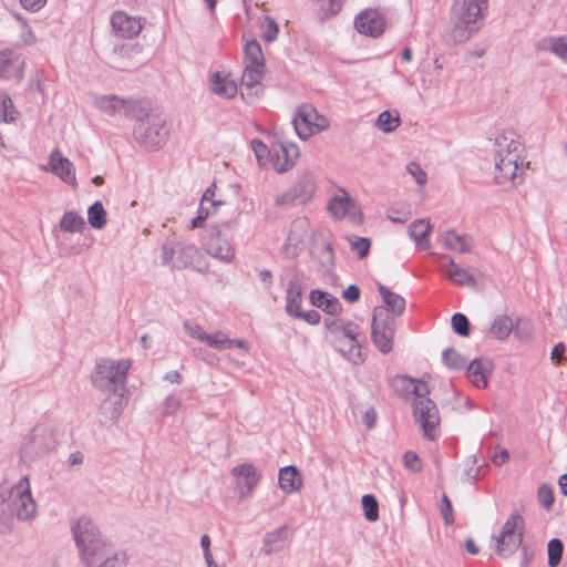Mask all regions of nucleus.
<instances>
[{"label":"nucleus","instance_id":"423d86ee","mask_svg":"<svg viewBox=\"0 0 567 567\" xmlns=\"http://www.w3.org/2000/svg\"><path fill=\"white\" fill-rule=\"evenodd\" d=\"M130 367L128 360L101 359L96 362L95 372L92 377L93 385L109 393L123 390Z\"/></svg>","mask_w":567,"mask_h":567},{"label":"nucleus","instance_id":"f8f14e48","mask_svg":"<svg viewBox=\"0 0 567 567\" xmlns=\"http://www.w3.org/2000/svg\"><path fill=\"white\" fill-rule=\"evenodd\" d=\"M394 333V319L383 307H375L371 324V338L381 353L386 354L392 351Z\"/></svg>","mask_w":567,"mask_h":567},{"label":"nucleus","instance_id":"bb28decb","mask_svg":"<svg viewBox=\"0 0 567 567\" xmlns=\"http://www.w3.org/2000/svg\"><path fill=\"white\" fill-rule=\"evenodd\" d=\"M493 371V363L488 359H474L466 369L468 381L478 389H485L488 384V377Z\"/></svg>","mask_w":567,"mask_h":567},{"label":"nucleus","instance_id":"f03ea898","mask_svg":"<svg viewBox=\"0 0 567 567\" xmlns=\"http://www.w3.org/2000/svg\"><path fill=\"white\" fill-rule=\"evenodd\" d=\"M72 533L87 567H125L126 554L109 544L90 517H80L72 525Z\"/></svg>","mask_w":567,"mask_h":567},{"label":"nucleus","instance_id":"c85d7f7f","mask_svg":"<svg viewBox=\"0 0 567 567\" xmlns=\"http://www.w3.org/2000/svg\"><path fill=\"white\" fill-rule=\"evenodd\" d=\"M278 481L280 488L288 494L299 491L302 485L301 475L293 465L282 467L279 471Z\"/></svg>","mask_w":567,"mask_h":567},{"label":"nucleus","instance_id":"09e8293b","mask_svg":"<svg viewBox=\"0 0 567 567\" xmlns=\"http://www.w3.org/2000/svg\"><path fill=\"white\" fill-rule=\"evenodd\" d=\"M96 106L102 112L112 115L124 106V102L115 95L102 96L96 100Z\"/></svg>","mask_w":567,"mask_h":567},{"label":"nucleus","instance_id":"49530a36","mask_svg":"<svg viewBox=\"0 0 567 567\" xmlns=\"http://www.w3.org/2000/svg\"><path fill=\"white\" fill-rule=\"evenodd\" d=\"M18 111L16 110L11 97L0 92V122L12 123L17 120Z\"/></svg>","mask_w":567,"mask_h":567},{"label":"nucleus","instance_id":"13d9d810","mask_svg":"<svg viewBox=\"0 0 567 567\" xmlns=\"http://www.w3.org/2000/svg\"><path fill=\"white\" fill-rule=\"evenodd\" d=\"M209 347L217 349V350H224L227 348H231L234 344V341L231 339H228L224 333L218 332L214 336L208 334V339H205V341Z\"/></svg>","mask_w":567,"mask_h":567},{"label":"nucleus","instance_id":"c9c22d12","mask_svg":"<svg viewBox=\"0 0 567 567\" xmlns=\"http://www.w3.org/2000/svg\"><path fill=\"white\" fill-rule=\"evenodd\" d=\"M271 165L278 173H285L293 165V161L289 155V150L282 143L274 145Z\"/></svg>","mask_w":567,"mask_h":567},{"label":"nucleus","instance_id":"473e14b6","mask_svg":"<svg viewBox=\"0 0 567 567\" xmlns=\"http://www.w3.org/2000/svg\"><path fill=\"white\" fill-rule=\"evenodd\" d=\"M22 68L23 61L19 58L11 59L7 53H0V78L20 80Z\"/></svg>","mask_w":567,"mask_h":567},{"label":"nucleus","instance_id":"774afa93","mask_svg":"<svg viewBox=\"0 0 567 567\" xmlns=\"http://www.w3.org/2000/svg\"><path fill=\"white\" fill-rule=\"evenodd\" d=\"M182 399L175 394H172L166 398L164 402V413L165 414H174L181 406Z\"/></svg>","mask_w":567,"mask_h":567},{"label":"nucleus","instance_id":"aec40b11","mask_svg":"<svg viewBox=\"0 0 567 567\" xmlns=\"http://www.w3.org/2000/svg\"><path fill=\"white\" fill-rule=\"evenodd\" d=\"M329 210L336 218H348L353 225H360L363 221L362 213L357 203L344 192L341 196L331 198Z\"/></svg>","mask_w":567,"mask_h":567},{"label":"nucleus","instance_id":"864d4df0","mask_svg":"<svg viewBox=\"0 0 567 567\" xmlns=\"http://www.w3.org/2000/svg\"><path fill=\"white\" fill-rule=\"evenodd\" d=\"M261 30H262V39L266 42H272L278 35L279 25L275 19H272L271 17L265 16L264 22L261 24Z\"/></svg>","mask_w":567,"mask_h":567},{"label":"nucleus","instance_id":"0e129e2a","mask_svg":"<svg viewBox=\"0 0 567 567\" xmlns=\"http://www.w3.org/2000/svg\"><path fill=\"white\" fill-rule=\"evenodd\" d=\"M403 462L405 467L411 472H419L422 468L421 460L416 453L408 451L404 453Z\"/></svg>","mask_w":567,"mask_h":567},{"label":"nucleus","instance_id":"052dcab7","mask_svg":"<svg viewBox=\"0 0 567 567\" xmlns=\"http://www.w3.org/2000/svg\"><path fill=\"white\" fill-rule=\"evenodd\" d=\"M216 208H213L209 206H206V202L200 200L199 207H198V214L195 218L192 219V227L193 228H200L204 225V221L208 218L209 215H212L215 212Z\"/></svg>","mask_w":567,"mask_h":567},{"label":"nucleus","instance_id":"393cba45","mask_svg":"<svg viewBox=\"0 0 567 567\" xmlns=\"http://www.w3.org/2000/svg\"><path fill=\"white\" fill-rule=\"evenodd\" d=\"M265 68L245 66L241 75V96L248 102L256 99L261 92L260 81L264 78Z\"/></svg>","mask_w":567,"mask_h":567},{"label":"nucleus","instance_id":"0eeeda50","mask_svg":"<svg viewBox=\"0 0 567 567\" xmlns=\"http://www.w3.org/2000/svg\"><path fill=\"white\" fill-rule=\"evenodd\" d=\"M324 327L328 332L333 336V342H342L348 340L350 348L344 350L338 347V351L342 353L348 361L353 364L363 362V357L360 349V330L354 322L342 318H328L324 320Z\"/></svg>","mask_w":567,"mask_h":567},{"label":"nucleus","instance_id":"9b49d317","mask_svg":"<svg viewBox=\"0 0 567 567\" xmlns=\"http://www.w3.org/2000/svg\"><path fill=\"white\" fill-rule=\"evenodd\" d=\"M524 519L520 514L513 513L504 523L501 534L494 536L496 553L502 557L514 554L523 542Z\"/></svg>","mask_w":567,"mask_h":567},{"label":"nucleus","instance_id":"4c0bfd02","mask_svg":"<svg viewBox=\"0 0 567 567\" xmlns=\"http://www.w3.org/2000/svg\"><path fill=\"white\" fill-rule=\"evenodd\" d=\"M485 464L480 465L474 454L468 455L462 462V475L461 480L466 483H474L482 477V468Z\"/></svg>","mask_w":567,"mask_h":567},{"label":"nucleus","instance_id":"69168bd1","mask_svg":"<svg viewBox=\"0 0 567 567\" xmlns=\"http://www.w3.org/2000/svg\"><path fill=\"white\" fill-rule=\"evenodd\" d=\"M184 329L189 337L199 341L204 342L205 339H208V334L198 324L186 321L184 323Z\"/></svg>","mask_w":567,"mask_h":567},{"label":"nucleus","instance_id":"680f3d73","mask_svg":"<svg viewBox=\"0 0 567 567\" xmlns=\"http://www.w3.org/2000/svg\"><path fill=\"white\" fill-rule=\"evenodd\" d=\"M107 405H109V403L105 401V402H103V404L100 408V414L104 416V420L103 419L100 420L101 423H103V424L114 422L121 414L120 408L113 406L109 411Z\"/></svg>","mask_w":567,"mask_h":567},{"label":"nucleus","instance_id":"37998d69","mask_svg":"<svg viewBox=\"0 0 567 567\" xmlns=\"http://www.w3.org/2000/svg\"><path fill=\"white\" fill-rule=\"evenodd\" d=\"M444 245L458 252L471 251V244L467 236L458 235L454 230H449L444 235Z\"/></svg>","mask_w":567,"mask_h":567},{"label":"nucleus","instance_id":"79ce46f5","mask_svg":"<svg viewBox=\"0 0 567 567\" xmlns=\"http://www.w3.org/2000/svg\"><path fill=\"white\" fill-rule=\"evenodd\" d=\"M246 66L265 68V58L257 40H250L245 45Z\"/></svg>","mask_w":567,"mask_h":567},{"label":"nucleus","instance_id":"bf43d9fd","mask_svg":"<svg viewBox=\"0 0 567 567\" xmlns=\"http://www.w3.org/2000/svg\"><path fill=\"white\" fill-rule=\"evenodd\" d=\"M537 501L545 509H550L555 501L553 488L546 484L542 485L537 492Z\"/></svg>","mask_w":567,"mask_h":567},{"label":"nucleus","instance_id":"6e6552de","mask_svg":"<svg viewBox=\"0 0 567 567\" xmlns=\"http://www.w3.org/2000/svg\"><path fill=\"white\" fill-rule=\"evenodd\" d=\"M162 264L177 269L192 267L200 272L206 270L204 257L197 247L184 241H165L162 246Z\"/></svg>","mask_w":567,"mask_h":567},{"label":"nucleus","instance_id":"8fccbe9b","mask_svg":"<svg viewBox=\"0 0 567 567\" xmlns=\"http://www.w3.org/2000/svg\"><path fill=\"white\" fill-rule=\"evenodd\" d=\"M363 514L367 520L377 522L379 519V504L372 494H365L361 499Z\"/></svg>","mask_w":567,"mask_h":567},{"label":"nucleus","instance_id":"dca6fc26","mask_svg":"<svg viewBox=\"0 0 567 567\" xmlns=\"http://www.w3.org/2000/svg\"><path fill=\"white\" fill-rule=\"evenodd\" d=\"M316 186L310 176L299 179L291 188L276 199L278 207H290L307 204L313 196Z\"/></svg>","mask_w":567,"mask_h":567},{"label":"nucleus","instance_id":"e433bc0d","mask_svg":"<svg viewBox=\"0 0 567 567\" xmlns=\"http://www.w3.org/2000/svg\"><path fill=\"white\" fill-rule=\"evenodd\" d=\"M432 229L430 221L425 219L414 220L409 227L410 237L415 241V244L420 247H427L429 239L427 236Z\"/></svg>","mask_w":567,"mask_h":567},{"label":"nucleus","instance_id":"72a5a7b5","mask_svg":"<svg viewBox=\"0 0 567 567\" xmlns=\"http://www.w3.org/2000/svg\"><path fill=\"white\" fill-rule=\"evenodd\" d=\"M379 290L382 300L386 306V311L389 312L390 310L394 316H401L405 309V299L402 296L392 292L388 286H379Z\"/></svg>","mask_w":567,"mask_h":567},{"label":"nucleus","instance_id":"f704fd0d","mask_svg":"<svg viewBox=\"0 0 567 567\" xmlns=\"http://www.w3.org/2000/svg\"><path fill=\"white\" fill-rule=\"evenodd\" d=\"M495 156L511 154L513 152H523L522 143L515 138L514 133H504L495 138Z\"/></svg>","mask_w":567,"mask_h":567},{"label":"nucleus","instance_id":"5701e85b","mask_svg":"<svg viewBox=\"0 0 567 567\" xmlns=\"http://www.w3.org/2000/svg\"><path fill=\"white\" fill-rule=\"evenodd\" d=\"M204 246L209 255L223 261H230L235 256L231 244L218 228L212 229L204 240Z\"/></svg>","mask_w":567,"mask_h":567},{"label":"nucleus","instance_id":"a18cd8bd","mask_svg":"<svg viewBox=\"0 0 567 567\" xmlns=\"http://www.w3.org/2000/svg\"><path fill=\"white\" fill-rule=\"evenodd\" d=\"M89 224L95 229H102L106 225V210L101 202H95L87 209Z\"/></svg>","mask_w":567,"mask_h":567},{"label":"nucleus","instance_id":"c756f323","mask_svg":"<svg viewBox=\"0 0 567 567\" xmlns=\"http://www.w3.org/2000/svg\"><path fill=\"white\" fill-rule=\"evenodd\" d=\"M310 302L312 306L322 309L331 316L341 311V303L339 299L320 290H312L310 292Z\"/></svg>","mask_w":567,"mask_h":567},{"label":"nucleus","instance_id":"2eb2a0df","mask_svg":"<svg viewBox=\"0 0 567 567\" xmlns=\"http://www.w3.org/2000/svg\"><path fill=\"white\" fill-rule=\"evenodd\" d=\"M312 266L320 280L331 284L337 281L338 276L336 274L334 255L332 246L329 243L316 246L312 251Z\"/></svg>","mask_w":567,"mask_h":567},{"label":"nucleus","instance_id":"b1692460","mask_svg":"<svg viewBox=\"0 0 567 567\" xmlns=\"http://www.w3.org/2000/svg\"><path fill=\"white\" fill-rule=\"evenodd\" d=\"M111 24L114 32L124 39H133L142 31L141 19L131 17L123 11H116L111 17Z\"/></svg>","mask_w":567,"mask_h":567},{"label":"nucleus","instance_id":"20e7f679","mask_svg":"<svg viewBox=\"0 0 567 567\" xmlns=\"http://www.w3.org/2000/svg\"><path fill=\"white\" fill-rule=\"evenodd\" d=\"M0 514L28 522L35 517L37 504L29 477L22 476L14 485H0Z\"/></svg>","mask_w":567,"mask_h":567},{"label":"nucleus","instance_id":"4d7b16f0","mask_svg":"<svg viewBox=\"0 0 567 567\" xmlns=\"http://www.w3.org/2000/svg\"><path fill=\"white\" fill-rule=\"evenodd\" d=\"M453 330L461 337L470 334V321L463 313H455L451 319Z\"/></svg>","mask_w":567,"mask_h":567},{"label":"nucleus","instance_id":"ddd939ff","mask_svg":"<svg viewBox=\"0 0 567 567\" xmlns=\"http://www.w3.org/2000/svg\"><path fill=\"white\" fill-rule=\"evenodd\" d=\"M522 152H513L495 156V181L499 185L511 183L512 185L520 184L523 178V159Z\"/></svg>","mask_w":567,"mask_h":567},{"label":"nucleus","instance_id":"3c124183","mask_svg":"<svg viewBox=\"0 0 567 567\" xmlns=\"http://www.w3.org/2000/svg\"><path fill=\"white\" fill-rule=\"evenodd\" d=\"M547 551H548V565L550 567H556L561 560V556H563V551H564L563 542L558 538L550 539L547 545Z\"/></svg>","mask_w":567,"mask_h":567},{"label":"nucleus","instance_id":"a878e982","mask_svg":"<svg viewBox=\"0 0 567 567\" xmlns=\"http://www.w3.org/2000/svg\"><path fill=\"white\" fill-rule=\"evenodd\" d=\"M390 386L400 396L413 394L415 398L429 394L425 382L416 381L408 375H396L390 381Z\"/></svg>","mask_w":567,"mask_h":567},{"label":"nucleus","instance_id":"ea45409f","mask_svg":"<svg viewBox=\"0 0 567 567\" xmlns=\"http://www.w3.org/2000/svg\"><path fill=\"white\" fill-rule=\"evenodd\" d=\"M59 226L64 233H81L85 228V221L78 212L69 210L61 217Z\"/></svg>","mask_w":567,"mask_h":567},{"label":"nucleus","instance_id":"603ef678","mask_svg":"<svg viewBox=\"0 0 567 567\" xmlns=\"http://www.w3.org/2000/svg\"><path fill=\"white\" fill-rule=\"evenodd\" d=\"M348 241L351 250L354 251L360 259L368 256L371 247V240L369 238L351 236L348 237Z\"/></svg>","mask_w":567,"mask_h":567},{"label":"nucleus","instance_id":"cd10ccee","mask_svg":"<svg viewBox=\"0 0 567 567\" xmlns=\"http://www.w3.org/2000/svg\"><path fill=\"white\" fill-rule=\"evenodd\" d=\"M446 277L454 280V284H477L482 278L474 270L463 269L452 259L447 258V264L443 266Z\"/></svg>","mask_w":567,"mask_h":567},{"label":"nucleus","instance_id":"4be33fe9","mask_svg":"<svg viewBox=\"0 0 567 567\" xmlns=\"http://www.w3.org/2000/svg\"><path fill=\"white\" fill-rule=\"evenodd\" d=\"M43 171H49L60 177L64 183L78 186L75 178V169L72 162L64 157L59 150L51 152L49 156V168L42 166Z\"/></svg>","mask_w":567,"mask_h":567},{"label":"nucleus","instance_id":"e2e57ef3","mask_svg":"<svg viewBox=\"0 0 567 567\" xmlns=\"http://www.w3.org/2000/svg\"><path fill=\"white\" fill-rule=\"evenodd\" d=\"M406 171L415 178L416 183L420 186H423L427 181V175L425 171L414 162H411L406 165Z\"/></svg>","mask_w":567,"mask_h":567},{"label":"nucleus","instance_id":"1a4fd4ad","mask_svg":"<svg viewBox=\"0 0 567 567\" xmlns=\"http://www.w3.org/2000/svg\"><path fill=\"white\" fill-rule=\"evenodd\" d=\"M166 121L158 114H146L134 126V137L146 150H156L167 140Z\"/></svg>","mask_w":567,"mask_h":567},{"label":"nucleus","instance_id":"a19ab883","mask_svg":"<svg viewBox=\"0 0 567 567\" xmlns=\"http://www.w3.org/2000/svg\"><path fill=\"white\" fill-rule=\"evenodd\" d=\"M540 49L567 61V37H548L540 42Z\"/></svg>","mask_w":567,"mask_h":567},{"label":"nucleus","instance_id":"6e6d98bb","mask_svg":"<svg viewBox=\"0 0 567 567\" xmlns=\"http://www.w3.org/2000/svg\"><path fill=\"white\" fill-rule=\"evenodd\" d=\"M251 148L261 166L266 164V158L272 161L274 146L269 150L260 140L255 138L251 141Z\"/></svg>","mask_w":567,"mask_h":567},{"label":"nucleus","instance_id":"412c9836","mask_svg":"<svg viewBox=\"0 0 567 567\" xmlns=\"http://www.w3.org/2000/svg\"><path fill=\"white\" fill-rule=\"evenodd\" d=\"M231 474L237 478V488L240 497H249L260 480L258 468L251 463H243L231 470Z\"/></svg>","mask_w":567,"mask_h":567},{"label":"nucleus","instance_id":"338daca9","mask_svg":"<svg viewBox=\"0 0 567 567\" xmlns=\"http://www.w3.org/2000/svg\"><path fill=\"white\" fill-rule=\"evenodd\" d=\"M441 513L444 518V522L446 524H453L454 523V516H453V509H452V503L450 498L446 495H443L442 503H441Z\"/></svg>","mask_w":567,"mask_h":567},{"label":"nucleus","instance_id":"58836bf2","mask_svg":"<svg viewBox=\"0 0 567 567\" xmlns=\"http://www.w3.org/2000/svg\"><path fill=\"white\" fill-rule=\"evenodd\" d=\"M513 329L514 323L512 318L506 315H498L494 318L489 332L494 338L505 340L509 337Z\"/></svg>","mask_w":567,"mask_h":567},{"label":"nucleus","instance_id":"7c9ffc66","mask_svg":"<svg viewBox=\"0 0 567 567\" xmlns=\"http://www.w3.org/2000/svg\"><path fill=\"white\" fill-rule=\"evenodd\" d=\"M288 539L289 530L287 526H281L276 530L269 532L264 537L262 551L265 555H270L274 551L280 550Z\"/></svg>","mask_w":567,"mask_h":567},{"label":"nucleus","instance_id":"9d476101","mask_svg":"<svg viewBox=\"0 0 567 567\" xmlns=\"http://www.w3.org/2000/svg\"><path fill=\"white\" fill-rule=\"evenodd\" d=\"M413 415L415 423L420 425L422 434L427 440H436L440 434V413L434 401L426 395L414 398Z\"/></svg>","mask_w":567,"mask_h":567},{"label":"nucleus","instance_id":"a211bd4d","mask_svg":"<svg viewBox=\"0 0 567 567\" xmlns=\"http://www.w3.org/2000/svg\"><path fill=\"white\" fill-rule=\"evenodd\" d=\"M309 220L306 217H299L292 220L284 252L287 257L297 256L298 251L305 247L306 239L309 237Z\"/></svg>","mask_w":567,"mask_h":567},{"label":"nucleus","instance_id":"2f4dec72","mask_svg":"<svg viewBox=\"0 0 567 567\" xmlns=\"http://www.w3.org/2000/svg\"><path fill=\"white\" fill-rule=\"evenodd\" d=\"M212 91L223 97L230 99L237 93L235 81L227 76H221L219 72H215L210 78Z\"/></svg>","mask_w":567,"mask_h":567},{"label":"nucleus","instance_id":"de8ad7c7","mask_svg":"<svg viewBox=\"0 0 567 567\" xmlns=\"http://www.w3.org/2000/svg\"><path fill=\"white\" fill-rule=\"evenodd\" d=\"M444 364L452 370H460L466 365V359L462 357L455 349L447 348L442 353Z\"/></svg>","mask_w":567,"mask_h":567},{"label":"nucleus","instance_id":"f257e3e1","mask_svg":"<svg viewBox=\"0 0 567 567\" xmlns=\"http://www.w3.org/2000/svg\"><path fill=\"white\" fill-rule=\"evenodd\" d=\"M72 533L87 567H125L126 554L109 544L90 517H80L72 525Z\"/></svg>","mask_w":567,"mask_h":567},{"label":"nucleus","instance_id":"39448f33","mask_svg":"<svg viewBox=\"0 0 567 567\" xmlns=\"http://www.w3.org/2000/svg\"><path fill=\"white\" fill-rule=\"evenodd\" d=\"M58 443L55 425L49 422L37 423L22 439L21 458L24 462H37L51 454L56 449Z\"/></svg>","mask_w":567,"mask_h":567},{"label":"nucleus","instance_id":"f3484780","mask_svg":"<svg viewBox=\"0 0 567 567\" xmlns=\"http://www.w3.org/2000/svg\"><path fill=\"white\" fill-rule=\"evenodd\" d=\"M302 289L301 286H289L286 295V313L295 319H300L309 324L320 322V313L316 310L302 311Z\"/></svg>","mask_w":567,"mask_h":567},{"label":"nucleus","instance_id":"6ab92c4d","mask_svg":"<svg viewBox=\"0 0 567 567\" xmlns=\"http://www.w3.org/2000/svg\"><path fill=\"white\" fill-rule=\"evenodd\" d=\"M354 27L361 34L379 38L384 32L385 19L378 10L365 9L355 17Z\"/></svg>","mask_w":567,"mask_h":567},{"label":"nucleus","instance_id":"c03bdc74","mask_svg":"<svg viewBox=\"0 0 567 567\" xmlns=\"http://www.w3.org/2000/svg\"><path fill=\"white\" fill-rule=\"evenodd\" d=\"M401 124L398 112L383 111L377 118V127L383 133H391Z\"/></svg>","mask_w":567,"mask_h":567},{"label":"nucleus","instance_id":"7ed1b4c3","mask_svg":"<svg viewBox=\"0 0 567 567\" xmlns=\"http://www.w3.org/2000/svg\"><path fill=\"white\" fill-rule=\"evenodd\" d=\"M487 6L488 0H456L454 2L451 10V38L454 43H464L480 31Z\"/></svg>","mask_w":567,"mask_h":567},{"label":"nucleus","instance_id":"4468645a","mask_svg":"<svg viewBox=\"0 0 567 567\" xmlns=\"http://www.w3.org/2000/svg\"><path fill=\"white\" fill-rule=\"evenodd\" d=\"M292 124L301 140H307L312 134L313 127L323 131L329 126L328 120L320 115L310 104H302L298 107Z\"/></svg>","mask_w":567,"mask_h":567},{"label":"nucleus","instance_id":"5fc2aeb1","mask_svg":"<svg viewBox=\"0 0 567 567\" xmlns=\"http://www.w3.org/2000/svg\"><path fill=\"white\" fill-rule=\"evenodd\" d=\"M315 2L324 17L337 14L343 4V0H315Z\"/></svg>","mask_w":567,"mask_h":567}]
</instances>
